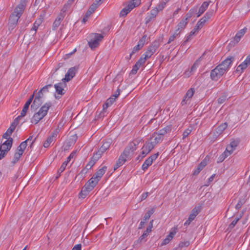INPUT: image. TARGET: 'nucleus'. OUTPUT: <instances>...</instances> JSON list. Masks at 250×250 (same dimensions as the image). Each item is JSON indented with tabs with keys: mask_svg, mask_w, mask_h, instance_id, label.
Masks as SVG:
<instances>
[{
	"mask_svg": "<svg viewBox=\"0 0 250 250\" xmlns=\"http://www.w3.org/2000/svg\"><path fill=\"white\" fill-rule=\"evenodd\" d=\"M172 239V238L169 237V235H168L167 237L163 240L161 245L164 246L168 244Z\"/></svg>",
	"mask_w": 250,
	"mask_h": 250,
	"instance_id": "3c124183",
	"label": "nucleus"
},
{
	"mask_svg": "<svg viewBox=\"0 0 250 250\" xmlns=\"http://www.w3.org/2000/svg\"><path fill=\"white\" fill-rule=\"evenodd\" d=\"M207 161L205 160H203L198 166L197 168L194 170L193 175H198L203 168L207 165Z\"/></svg>",
	"mask_w": 250,
	"mask_h": 250,
	"instance_id": "bb28decb",
	"label": "nucleus"
},
{
	"mask_svg": "<svg viewBox=\"0 0 250 250\" xmlns=\"http://www.w3.org/2000/svg\"><path fill=\"white\" fill-rule=\"evenodd\" d=\"M167 2V1H161L158 5L157 7H155V8H158V9L159 10V11H162L164 8V7H165L166 5V3Z\"/></svg>",
	"mask_w": 250,
	"mask_h": 250,
	"instance_id": "c03bdc74",
	"label": "nucleus"
},
{
	"mask_svg": "<svg viewBox=\"0 0 250 250\" xmlns=\"http://www.w3.org/2000/svg\"><path fill=\"white\" fill-rule=\"evenodd\" d=\"M63 19V18L61 16H58L56 20L54 21L52 25L53 30L56 29L60 25L61 21Z\"/></svg>",
	"mask_w": 250,
	"mask_h": 250,
	"instance_id": "7c9ffc66",
	"label": "nucleus"
},
{
	"mask_svg": "<svg viewBox=\"0 0 250 250\" xmlns=\"http://www.w3.org/2000/svg\"><path fill=\"white\" fill-rule=\"evenodd\" d=\"M129 12V11H128V10H127V9L125 7V8H124L120 12V17H125V16Z\"/></svg>",
	"mask_w": 250,
	"mask_h": 250,
	"instance_id": "de8ad7c7",
	"label": "nucleus"
},
{
	"mask_svg": "<svg viewBox=\"0 0 250 250\" xmlns=\"http://www.w3.org/2000/svg\"><path fill=\"white\" fill-rule=\"evenodd\" d=\"M247 30L246 27L239 30L235 35V37L233 38V40L230 42V44L231 45H235L238 43L240 41L241 38L245 35Z\"/></svg>",
	"mask_w": 250,
	"mask_h": 250,
	"instance_id": "9b49d317",
	"label": "nucleus"
},
{
	"mask_svg": "<svg viewBox=\"0 0 250 250\" xmlns=\"http://www.w3.org/2000/svg\"><path fill=\"white\" fill-rule=\"evenodd\" d=\"M141 140L142 139L140 138H137L134 139L133 141L129 143L123 152L131 157L134 151L137 149L138 146Z\"/></svg>",
	"mask_w": 250,
	"mask_h": 250,
	"instance_id": "39448f33",
	"label": "nucleus"
},
{
	"mask_svg": "<svg viewBox=\"0 0 250 250\" xmlns=\"http://www.w3.org/2000/svg\"><path fill=\"white\" fill-rule=\"evenodd\" d=\"M172 239V238L169 237V235H168L167 237L163 240L161 245L164 246L168 244Z\"/></svg>",
	"mask_w": 250,
	"mask_h": 250,
	"instance_id": "603ef678",
	"label": "nucleus"
},
{
	"mask_svg": "<svg viewBox=\"0 0 250 250\" xmlns=\"http://www.w3.org/2000/svg\"><path fill=\"white\" fill-rule=\"evenodd\" d=\"M158 153L154 154L149 157H148L142 165V169L146 170L148 168L149 166H151L153 162L155 160L158 156Z\"/></svg>",
	"mask_w": 250,
	"mask_h": 250,
	"instance_id": "4468645a",
	"label": "nucleus"
},
{
	"mask_svg": "<svg viewBox=\"0 0 250 250\" xmlns=\"http://www.w3.org/2000/svg\"><path fill=\"white\" fill-rule=\"evenodd\" d=\"M155 146L153 145L151 141H146V144L144 145L145 149H147L148 151L150 152L151 150Z\"/></svg>",
	"mask_w": 250,
	"mask_h": 250,
	"instance_id": "72a5a7b5",
	"label": "nucleus"
},
{
	"mask_svg": "<svg viewBox=\"0 0 250 250\" xmlns=\"http://www.w3.org/2000/svg\"><path fill=\"white\" fill-rule=\"evenodd\" d=\"M146 35H144L142 37V38L139 41L137 45L142 48L144 46L145 43L146 42Z\"/></svg>",
	"mask_w": 250,
	"mask_h": 250,
	"instance_id": "79ce46f5",
	"label": "nucleus"
},
{
	"mask_svg": "<svg viewBox=\"0 0 250 250\" xmlns=\"http://www.w3.org/2000/svg\"><path fill=\"white\" fill-rule=\"evenodd\" d=\"M26 4V0H21L9 17L7 26L9 30H13L17 26L19 19L22 14Z\"/></svg>",
	"mask_w": 250,
	"mask_h": 250,
	"instance_id": "f03ea898",
	"label": "nucleus"
},
{
	"mask_svg": "<svg viewBox=\"0 0 250 250\" xmlns=\"http://www.w3.org/2000/svg\"><path fill=\"white\" fill-rule=\"evenodd\" d=\"M104 36L100 34L96 33L94 35V37L93 39L88 42L89 47L93 49L97 47L99 45L100 42L102 41Z\"/></svg>",
	"mask_w": 250,
	"mask_h": 250,
	"instance_id": "6e6552de",
	"label": "nucleus"
},
{
	"mask_svg": "<svg viewBox=\"0 0 250 250\" xmlns=\"http://www.w3.org/2000/svg\"><path fill=\"white\" fill-rule=\"evenodd\" d=\"M190 244L189 241H182L180 242L178 245V247L176 248V250L178 249H182L184 247H188Z\"/></svg>",
	"mask_w": 250,
	"mask_h": 250,
	"instance_id": "58836bf2",
	"label": "nucleus"
},
{
	"mask_svg": "<svg viewBox=\"0 0 250 250\" xmlns=\"http://www.w3.org/2000/svg\"><path fill=\"white\" fill-rule=\"evenodd\" d=\"M162 140L161 137L157 135L156 132H154L152 134V137L150 138V141H151L155 146L161 142Z\"/></svg>",
	"mask_w": 250,
	"mask_h": 250,
	"instance_id": "cd10ccee",
	"label": "nucleus"
},
{
	"mask_svg": "<svg viewBox=\"0 0 250 250\" xmlns=\"http://www.w3.org/2000/svg\"><path fill=\"white\" fill-rule=\"evenodd\" d=\"M197 11V8L195 7L191 8L188 12L185 18H183L182 20L187 22H188L190 18L192 17V16Z\"/></svg>",
	"mask_w": 250,
	"mask_h": 250,
	"instance_id": "a878e982",
	"label": "nucleus"
},
{
	"mask_svg": "<svg viewBox=\"0 0 250 250\" xmlns=\"http://www.w3.org/2000/svg\"><path fill=\"white\" fill-rule=\"evenodd\" d=\"M8 152V150L0 148V160L2 159Z\"/></svg>",
	"mask_w": 250,
	"mask_h": 250,
	"instance_id": "052dcab7",
	"label": "nucleus"
},
{
	"mask_svg": "<svg viewBox=\"0 0 250 250\" xmlns=\"http://www.w3.org/2000/svg\"><path fill=\"white\" fill-rule=\"evenodd\" d=\"M149 58V57H146V54H145L144 55H143L140 58V59L137 61V62L143 65V64L145 63V62H146V59Z\"/></svg>",
	"mask_w": 250,
	"mask_h": 250,
	"instance_id": "a18cd8bd",
	"label": "nucleus"
},
{
	"mask_svg": "<svg viewBox=\"0 0 250 250\" xmlns=\"http://www.w3.org/2000/svg\"><path fill=\"white\" fill-rule=\"evenodd\" d=\"M159 12L158 8H154L150 11L149 16L146 18V23H148L153 19L155 18Z\"/></svg>",
	"mask_w": 250,
	"mask_h": 250,
	"instance_id": "4be33fe9",
	"label": "nucleus"
},
{
	"mask_svg": "<svg viewBox=\"0 0 250 250\" xmlns=\"http://www.w3.org/2000/svg\"><path fill=\"white\" fill-rule=\"evenodd\" d=\"M171 130V126L167 125L165 127L160 129L157 133H156L157 135L161 137L162 139H163V136L167 133L170 132Z\"/></svg>",
	"mask_w": 250,
	"mask_h": 250,
	"instance_id": "412c9836",
	"label": "nucleus"
},
{
	"mask_svg": "<svg viewBox=\"0 0 250 250\" xmlns=\"http://www.w3.org/2000/svg\"><path fill=\"white\" fill-rule=\"evenodd\" d=\"M97 8V4L96 3H93L92 4L88 9L89 11H91V13H93L94 11Z\"/></svg>",
	"mask_w": 250,
	"mask_h": 250,
	"instance_id": "4d7b16f0",
	"label": "nucleus"
},
{
	"mask_svg": "<svg viewBox=\"0 0 250 250\" xmlns=\"http://www.w3.org/2000/svg\"><path fill=\"white\" fill-rule=\"evenodd\" d=\"M141 49V48L138 45L135 46L132 49V52L130 54V58H131L133 54L139 51Z\"/></svg>",
	"mask_w": 250,
	"mask_h": 250,
	"instance_id": "09e8293b",
	"label": "nucleus"
},
{
	"mask_svg": "<svg viewBox=\"0 0 250 250\" xmlns=\"http://www.w3.org/2000/svg\"><path fill=\"white\" fill-rule=\"evenodd\" d=\"M153 220H151L149 226L147 227L146 230L145 231L148 234L152 231V228L153 227Z\"/></svg>",
	"mask_w": 250,
	"mask_h": 250,
	"instance_id": "6e6d98bb",
	"label": "nucleus"
},
{
	"mask_svg": "<svg viewBox=\"0 0 250 250\" xmlns=\"http://www.w3.org/2000/svg\"><path fill=\"white\" fill-rule=\"evenodd\" d=\"M13 143V139L12 138H9L6 141L1 144L0 143V148L2 149L8 150V151L10 149Z\"/></svg>",
	"mask_w": 250,
	"mask_h": 250,
	"instance_id": "a211bd4d",
	"label": "nucleus"
},
{
	"mask_svg": "<svg viewBox=\"0 0 250 250\" xmlns=\"http://www.w3.org/2000/svg\"><path fill=\"white\" fill-rule=\"evenodd\" d=\"M194 92V89L193 88H190L188 90L185 96L190 100V99L193 96Z\"/></svg>",
	"mask_w": 250,
	"mask_h": 250,
	"instance_id": "a19ab883",
	"label": "nucleus"
},
{
	"mask_svg": "<svg viewBox=\"0 0 250 250\" xmlns=\"http://www.w3.org/2000/svg\"><path fill=\"white\" fill-rule=\"evenodd\" d=\"M250 64V54L247 57L246 60L239 65L237 68L236 71L242 73L244 69H245L248 65Z\"/></svg>",
	"mask_w": 250,
	"mask_h": 250,
	"instance_id": "dca6fc26",
	"label": "nucleus"
},
{
	"mask_svg": "<svg viewBox=\"0 0 250 250\" xmlns=\"http://www.w3.org/2000/svg\"><path fill=\"white\" fill-rule=\"evenodd\" d=\"M30 101H27L25 104L23 106L22 110H21V115L17 117H20V119L23 117H24L26 114L27 111L28 109L30 104H31L29 102Z\"/></svg>",
	"mask_w": 250,
	"mask_h": 250,
	"instance_id": "c756f323",
	"label": "nucleus"
},
{
	"mask_svg": "<svg viewBox=\"0 0 250 250\" xmlns=\"http://www.w3.org/2000/svg\"><path fill=\"white\" fill-rule=\"evenodd\" d=\"M45 88H41L39 91L38 92L37 94L36 95V96H35L36 97H38L41 99H42V98H43V92H42V90H44Z\"/></svg>",
	"mask_w": 250,
	"mask_h": 250,
	"instance_id": "680f3d73",
	"label": "nucleus"
},
{
	"mask_svg": "<svg viewBox=\"0 0 250 250\" xmlns=\"http://www.w3.org/2000/svg\"><path fill=\"white\" fill-rule=\"evenodd\" d=\"M209 2L210 1H204L202 3L201 6L200 7L199 11L197 13V17H200L207 10L209 5Z\"/></svg>",
	"mask_w": 250,
	"mask_h": 250,
	"instance_id": "b1692460",
	"label": "nucleus"
},
{
	"mask_svg": "<svg viewBox=\"0 0 250 250\" xmlns=\"http://www.w3.org/2000/svg\"><path fill=\"white\" fill-rule=\"evenodd\" d=\"M51 106L52 103L51 102H48L44 104L40 108L39 110L34 114L31 119V123L35 125L38 124L39 121L46 115L48 110Z\"/></svg>",
	"mask_w": 250,
	"mask_h": 250,
	"instance_id": "7ed1b4c3",
	"label": "nucleus"
},
{
	"mask_svg": "<svg viewBox=\"0 0 250 250\" xmlns=\"http://www.w3.org/2000/svg\"><path fill=\"white\" fill-rule=\"evenodd\" d=\"M203 204L195 206L191 210L190 214L188 218V219L184 223V226H188L190 223L195 219L196 216L201 211Z\"/></svg>",
	"mask_w": 250,
	"mask_h": 250,
	"instance_id": "0eeeda50",
	"label": "nucleus"
},
{
	"mask_svg": "<svg viewBox=\"0 0 250 250\" xmlns=\"http://www.w3.org/2000/svg\"><path fill=\"white\" fill-rule=\"evenodd\" d=\"M162 41L163 38L160 37L151 43L145 53L146 57L150 58L151 57V56L156 52L157 49L160 46Z\"/></svg>",
	"mask_w": 250,
	"mask_h": 250,
	"instance_id": "423d86ee",
	"label": "nucleus"
},
{
	"mask_svg": "<svg viewBox=\"0 0 250 250\" xmlns=\"http://www.w3.org/2000/svg\"><path fill=\"white\" fill-rule=\"evenodd\" d=\"M42 21H43L42 17H40L39 19L37 20L34 24V26L32 28V30L36 31L37 29L38 28V27L40 26V25L42 23Z\"/></svg>",
	"mask_w": 250,
	"mask_h": 250,
	"instance_id": "c9c22d12",
	"label": "nucleus"
},
{
	"mask_svg": "<svg viewBox=\"0 0 250 250\" xmlns=\"http://www.w3.org/2000/svg\"><path fill=\"white\" fill-rule=\"evenodd\" d=\"M100 158L97 156L95 154L93 156L91 160L89 162V163L86 165L85 169L87 170H89L91 168V167L94 165L96 162Z\"/></svg>",
	"mask_w": 250,
	"mask_h": 250,
	"instance_id": "393cba45",
	"label": "nucleus"
},
{
	"mask_svg": "<svg viewBox=\"0 0 250 250\" xmlns=\"http://www.w3.org/2000/svg\"><path fill=\"white\" fill-rule=\"evenodd\" d=\"M91 191V190L88 189V188L84 186L79 194V197L80 198H84Z\"/></svg>",
	"mask_w": 250,
	"mask_h": 250,
	"instance_id": "473e14b6",
	"label": "nucleus"
},
{
	"mask_svg": "<svg viewBox=\"0 0 250 250\" xmlns=\"http://www.w3.org/2000/svg\"><path fill=\"white\" fill-rule=\"evenodd\" d=\"M67 164H68L67 162H66V161L64 162L62 164V166H61V167H60V168L58 170V173H59V175H58V176H57L56 177V178H58L60 176L61 173L64 170V169H65V168Z\"/></svg>",
	"mask_w": 250,
	"mask_h": 250,
	"instance_id": "ea45409f",
	"label": "nucleus"
},
{
	"mask_svg": "<svg viewBox=\"0 0 250 250\" xmlns=\"http://www.w3.org/2000/svg\"><path fill=\"white\" fill-rule=\"evenodd\" d=\"M99 181L98 179H96L95 178L92 176L84 185V186L88 188V189L92 190L96 186Z\"/></svg>",
	"mask_w": 250,
	"mask_h": 250,
	"instance_id": "f3484780",
	"label": "nucleus"
},
{
	"mask_svg": "<svg viewBox=\"0 0 250 250\" xmlns=\"http://www.w3.org/2000/svg\"><path fill=\"white\" fill-rule=\"evenodd\" d=\"M65 84L64 83H59L57 84H55L54 85V87L56 89V92H57V93L58 94V95H62L64 94V89H63V85H64Z\"/></svg>",
	"mask_w": 250,
	"mask_h": 250,
	"instance_id": "5701e85b",
	"label": "nucleus"
},
{
	"mask_svg": "<svg viewBox=\"0 0 250 250\" xmlns=\"http://www.w3.org/2000/svg\"><path fill=\"white\" fill-rule=\"evenodd\" d=\"M60 131V129L59 128V126H58V127L54 130L53 132L52 133V134L50 136H52L53 138H55Z\"/></svg>",
	"mask_w": 250,
	"mask_h": 250,
	"instance_id": "e2e57ef3",
	"label": "nucleus"
},
{
	"mask_svg": "<svg viewBox=\"0 0 250 250\" xmlns=\"http://www.w3.org/2000/svg\"><path fill=\"white\" fill-rule=\"evenodd\" d=\"M20 117H17L12 123L10 127L8 128L6 132L3 134L2 137L5 139H8V137L10 136L15 129V128L19 124Z\"/></svg>",
	"mask_w": 250,
	"mask_h": 250,
	"instance_id": "1a4fd4ad",
	"label": "nucleus"
},
{
	"mask_svg": "<svg viewBox=\"0 0 250 250\" xmlns=\"http://www.w3.org/2000/svg\"><path fill=\"white\" fill-rule=\"evenodd\" d=\"M178 230V228L177 227H174L171 228L170 232L168 234L169 237L173 238L174 236L177 233Z\"/></svg>",
	"mask_w": 250,
	"mask_h": 250,
	"instance_id": "37998d69",
	"label": "nucleus"
},
{
	"mask_svg": "<svg viewBox=\"0 0 250 250\" xmlns=\"http://www.w3.org/2000/svg\"><path fill=\"white\" fill-rule=\"evenodd\" d=\"M111 145V141H106L104 142L101 147L99 148L98 151L95 153V154L98 156L99 158H101L102 154L109 147H110Z\"/></svg>",
	"mask_w": 250,
	"mask_h": 250,
	"instance_id": "2eb2a0df",
	"label": "nucleus"
},
{
	"mask_svg": "<svg viewBox=\"0 0 250 250\" xmlns=\"http://www.w3.org/2000/svg\"><path fill=\"white\" fill-rule=\"evenodd\" d=\"M134 7H135V6L132 1H130L126 7L129 12H130Z\"/></svg>",
	"mask_w": 250,
	"mask_h": 250,
	"instance_id": "774afa93",
	"label": "nucleus"
},
{
	"mask_svg": "<svg viewBox=\"0 0 250 250\" xmlns=\"http://www.w3.org/2000/svg\"><path fill=\"white\" fill-rule=\"evenodd\" d=\"M215 176V174H214L212 175L208 180L207 183L205 184V186H208L210 185L211 182L213 180L214 177Z\"/></svg>",
	"mask_w": 250,
	"mask_h": 250,
	"instance_id": "0e129e2a",
	"label": "nucleus"
},
{
	"mask_svg": "<svg viewBox=\"0 0 250 250\" xmlns=\"http://www.w3.org/2000/svg\"><path fill=\"white\" fill-rule=\"evenodd\" d=\"M191 132V129L188 128L183 133V139H185Z\"/></svg>",
	"mask_w": 250,
	"mask_h": 250,
	"instance_id": "bf43d9fd",
	"label": "nucleus"
},
{
	"mask_svg": "<svg viewBox=\"0 0 250 250\" xmlns=\"http://www.w3.org/2000/svg\"><path fill=\"white\" fill-rule=\"evenodd\" d=\"M234 57L230 56L226 59L221 63L218 65L210 72V78L213 81H217L229 69V66L234 61Z\"/></svg>",
	"mask_w": 250,
	"mask_h": 250,
	"instance_id": "f257e3e1",
	"label": "nucleus"
},
{
	"mask_svg": "<svg viewBox=\"0 0 250 250\" xmlns=\"http://www.w3.org/2000/svg\"><path fill=\"white\" fill-rule=\"evenodd\" d=\"M188 22L186 21H183L182 20L179 23L177 24L176 26V31L177 32H180V33L184 29V28L186 27V25L187 24Z\"/></svg>",
	"mask_w": 250,
	"mask_h": 250,
	"instance_id": "2f4dec72",
	"label": "nucleus"
},
{
	"mask_svg": "<svg viewBox=\"0 0 250 250\" xmlns=\"http://www.w3.org/2000/svg\"><path fill=\"white\" fill-rule=\"evenodd\" d=\"M172 239V238L169 237V235H168L167 237L163 240L161 245L164 246L168 244Z\"/></svg>",
	"mask_w": 250,
	"mask_h": 250,
	"instance_id": "8fccbe9b",
	"label": "nucleus"
},
{
	"mask_svg": "<svg viewBox=\"0 0 250 250\" xmlns=\"http://www.w3.org/2000/svg\"><path fill=\"white\" fill-rule=\"evenodd\" d=\"M154 208H151L150 209H149L145 215L144 217V220L145 221H147V220H148L149 219V218L150 217L151 215L153 214V213L154 212Z\"/></svg>",
	"mask_w": 250,
	"mask_h": 250,
	"instance_id": "4c0bfd02",
	"label": "nucleus"
},
{
	"mask_svg": "<svg viewBox=\"0 0 250 250\" xmlns=\"http://www.w3.org/2000/svg\"><path fill=\"white\" fill-rule=\"evenodd\" d=\"M213 14V10H209L207 12L204 16L198 22H197V27H201L202 28L205 23L208 21L209 19L212 17Z\"/></svg>",
	"mask_w": 250,
	"mask_h": 250,
	"instance_id": "f8f14e48",
	"label": "nucleus"
},
{
	"mask_svg": "<svg viewBox=\"0 0 250 250\" xmlns=\"http://www.w3.org/2000/svg\"><path fill=\"white\" fill-rule=\"evenodd\" d=\"M42 99L38 98L36 97L35 98L31 106V108H35L37 109L42 104Z\"/></svg>",
	"mask_w": 250,
	"mask_h": 250,
	"instance_id": "c85d7f7f",
	"label": "nucleus"
},
{
	"mask_svg": "<svg viewBox=\"0 0 250 250\" xmlns=\"http://www.w3.org/2000/svg\"><path fill=\"white\" fill-rule=\"evenodd\" d=\"M32 139L33 136H29V137L26 140L21 143V144L17 147L16 152L15 153L13 159L12 161V163L13 165L19 161L20 158L22 156L25 149L27 146V142L29 141H31Z\"/></svg>",
	"mask_w": 250,
	"mask_h": 250,
	"instance_id": "20e7f679",
	"label": "nucleus"
},
{
	"mask_svg": "<svg viewBox=\"0 0 250 250\" xmlns=\"http://www.w3.org/2000/svg\"><path fill=\"white\" fill-rule=\"evenodd\" d=\"M226 99L227 96L224 94L218 98V102L219 104H222L226 101Z\"/></svg>",
	"mask_w": 250,
	"mask_h": 250,
	"instance_id": "13d9d810",
	"label": "nucleus"
},
{
	"mask_svg": "<svg viewBox=\"0 0 250 250\" xmlns=\"http://www.w3.org/2000/svg\"><path fill=\"white\" fill-rule=\"evenodd\" d=\"M69 4L67 3L66 4H64L62 9L61 10V12L59 15V16H61L62 17L64 18L65 15V12L67 11L68 8H69Z\"/></svg>",
	"mask_w": 250,
	"mask_h": 250,
	"instance_id": "f704fd0d",
	"label": "nucleus"
},
{
	"mask_svg": "<svg viewBox=\"0 0 250 250\" xmlns=\"http://www.w3.org/2000/svg\"><path fill=\"white\" fill-rule=\"evenodd\" d=\"M240 218H236L229 225V229H232L236 225L238 221L239 220Z\"/></svg>",
	"mask_w": 250,
	"mask_h": 250,
	"instance_id": "5fc2aeb1",
	"label": "nucleus"
},
{
	"mask_svg": "<svg viewBox=\"0 0 250 250\" xmlns=\"http://www.w3.org/2000/svg\"><path fill=\"white\" fill-rule=\"evenodd\" d=\"M130 158V157L126 153L123 152L120 155L118 159L117 160L116 164L114 166V170H116L119 167L122 166L127 161V160Z\"/></svg>",
	"mask_w": 250,
	"mask_h": 250,
	"instance_id": "9d476101",
	"label": "nucleus"
},
{
	"mask_svg": "<svg viewBox=\"0 0 250 250\" xmlns=\"http://www.w3.org/2000/svg\"><path fill=\"white\" fill-rule=\"evenodd\" d=\"M107 169V167L104 166L101 168L99 169L93 176L99 181L101 179L103 175L105 173Z\"/></svg>",
	"mask_w": 250,
	"mask_h": 250,
	"instance_id": "6ab92c4d",
	"label": "nucleus"
},
{
	"mask_svg": "<svg viewBox=\"0 0 250 250\" xmlns=\"http://www.w3.org/2000/svg\"><path fill=\"white\" fill-rule=\"evenodd\" d=\"M244 203L245 201L243 199H240L238 201V203L235 206V208L237 210L240 209L242 206V205L244 204Z\"/></svg>",
	"mask_w": 250,
	"mask_h": 250,
	"instance_id": "864d4df0",
	"label": "nucleus"
},
{
	"mask_svg": "<svg viewBox=\"0 0 250 250\" xmlns=\"http://www.w3.org/2000/svg\"><path fill=\"white\" fill-rule=\"evenodd\" d=\"M239 144V141H232L229 145L232 146V147L235 150L236 147Z\"/></svg>",
	"mask_w": 250,
	"mask_h": 250,
	"instance_id": "69168bd1",
	"label": "nucleus"
},
{
	"mask_svg": "<svg viewBox=\"0 0 250 250\" xmlns=\"http://www.w3.org/2000/svg\"><path fill=\"white\" fill-rule=\"evenodd\" d=\"M78 69V67L77 66L69 68L65 75V78L62 79V81L63 82H69L75 76Z\"/></svg>",
	"mask_w": 250,
	"mask_h": 250,
	"instance_id": "ddd939ff",
	"label": "nucleus"
},
{
	"mask_svg": "<svg viewBox=\"0 0 250 250\" xmlns=\"http://www.w3.org/2000/svg\"><path fill=\"white\" fill-rule=\"evenodd\" d=\"M189 101H190V99H188L187 97L184 96L181 104H182V106L185 105L188 103V102Z\"/></svg>",
	"mask_w": 250,
	"mask_h": 250,
	"instance_id": "338daca9",
	"label": "nucleus"
},
{
	"mask_svg": "<svg viewBox=\"0 0 250 250\" xmlns=\"http://www.w3.org/2000/svg\"><path fill=\"white\" fill-rule=\"evenodd\" d=\"M234 150V149L232 147V146H231L229 145H228L226 147V150L221 156V161H223L226 158L232 153Z\"/></svg>",
	"mask_w": 250,
	"mask_h": 250,
	"instance_id": "aec40b11",
	"label": "nucleus"
},
{
	"mask_svg": "<svg viewBox=\"0 0 250 250\" xmlns=\"http://www.w3.org/2000/svg\"><path fill=\"white\" fill-rule=\"evenodd\" d=\"M228 126L226 123L221 124L216 129V131L218 133L221 134Z\"/></svg>",
	"mask_w": 250,
	"mask_h": 250,
	"instance_id": "e433bc0d",
	"label": "nucleus"
},
{
	"mask_svg": "<svg viewBox=\"0 0 250 250\" xmlns=\"http://www.w3.org/2000/svg\"><path fill=\"white\" fill-rule=\"evenodd\" d=\"M180 34V32H177V31L175 30V32L173 33V34L171 36L168 40V41L167 42V43H170L172 41H173L174 39Z\"/></svg>",
	"mask_w": 250,
	"mask_h": 250,
	"instance_id": "49530a36",
	"label": "nucleus"
}]
</instances>
